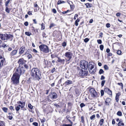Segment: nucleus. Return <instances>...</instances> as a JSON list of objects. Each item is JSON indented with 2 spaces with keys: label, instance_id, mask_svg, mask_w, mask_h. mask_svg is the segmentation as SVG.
I'll return each instance as SVG.
<instances>
[{
  "label": "nucleus",
  "instance_id": "obj_31",
  "mask_svg": "<svg viewBox=\"0 0 126 126\" xmlns=\"http://www.w3.org/2000/svg\"><path fill=\"white\" fill-rule=\"evenodd\" d=\"M25 34L28 36H30L31 35V33L29 32H25Z\"/></svg>",
  "mask_w": 126,
  "mask_h": 126
},
{
  "label": "nucleus",
  "instance_id": "obj_55",
  "mask_svg": "<svg viewBox=\"0 0 126 126\" xmlns=\"http://www.w3.org/2000/svg\"><path fill=\"white\" fill-rule=\"evenodd\" d=\"M62 126H72V125L63 124Z\"/></svg>",
  "mask_w": 126,
  "mask_h": 126
},
{
  "label": "nucleus",
  "instance_id": "obj_23",
  "mask_svg": "<svg viewBox=\"0 0 126 126\" xmlns=\"http://www.w3.org/2000/svg\"><path fill=\"white\" fill-rule=\"evenodd\" d=\"M79 19H77L75 21V24L76 26H77L78 25V22L79 21Z\"/></svg>",
  "mask_w": 126,
  "mask_h": 126
},
{
  "label": "nucleus",
  "instance_id": "obj_34",
  "mask_svg": "<svg viewBox=\"0 0 126 126\" xmlns=\"http://www.w3.org/2000/svg\"><path fill=\"white\" fill-rule=\"evenodd\" d=\"M104 68L106 70H108L109 69V67L106 65H105L104 66Z\"/></svg>",
  "mask_w": 126,
  "mask_h": 126
},
{
  "label": "nucleus",
  "instance_id": "obj_47",
  "mask_svg": "<svg viewBox=\"0 0 126 126\" xmlns=\"http://www.w3.org/2000/svg\"><path fill=\"white\" fill-rule=\"evenodd\" d=\"M101 96H102L104 94V91L103 90H102L101 91Z\"/></svg>",
  "mask_w": 126,
  "mask_h": 126
},
{
  "label": "nucleus",
  "instance_id": "obj_49",
  "mask_svg": "<svg viewBox=\"0 0 126 126\" xmlns=\"http://www.w3.org/2000/svg\"><path fill=\"white\" fill-rule=\"evenodd\" d=\"M9 109L10 110H13V111H14L15 110L14 109V108L12 106H10L9 107Z\"/></svg>",
  "mask_w": 126,
  "mask_h": 126
},
{
  "label": "nucleus",
  "instance_id": "obj_30",
  "mask_svg": "<svg viewBox=\"0 0 126 126\" xmlns=\"http://www.w3.org/2000/svg\"><path fill=\"white\" fill-rule=\"evenodd\" d=\"M17 103L18 104H21V105H22L23 104H25V102H24L23 101L22 102L21 101H19L17 102Z\"/></svg>",
  "mask_w": 126,
  "mask_h": 126
},
{
  "label": "nucleus",
  "instance_id": "obj_33",
  "mask_svg": "<svg viewBox=\"0 0 126 126\" xmlns=\"http://www.w3.org/2000/svg\"><path fill=\"white\" fill-rule=\"evenodd\" d=\"M104 46L102 45H100L99 46L101 50L102 51L104 48Z\"/></svg>",
  "mask_w": 126,
  "mask_h": 126
},
{
  "label": "nucleus",
  "instance_id": "obj_35",
  "mask_svg": "<svg viewBox=\"0 0 126 126\" xmlns=\"http://www.w3.org/2000/svg\"><path fill=\"white\" fill-rule=\"evenodd\" d=\"M20 108L18 106L16 107H15V109L16 110L17 112L20 109Z\"/></svg>",
  "mask_w": 126,
  "mask_h": 126
},
{
  "label": "nucleus",
  "instance_id": "obj_62",
  "mask_svg": "<svg viewBox=\"0 0 126 126\" xmlns=\"http://www.w3.org/2000/svg\"><path fill=\"white\" fill-rule=\"evenodd\" d=\"M41 122L42 123H43L44 122H45V119L44 118V119H42L41 120Z\"/></svg>",
  "mask_w": 126,
  "mask_h": 126
},
{
  "label": "nucleus",
  "instance_id": "obj_59",
  "mask_svg": "<svg viewBox=\"0 0 126 126\" xmlns=\"http://www.w3.org/2000/svg\"><path fill=\"white\" fill-rule=\"evenodd\" d=\"M32 51L34 53H37L38 52L35 49H33Z\"/></svg>",
  "mask_w": 126,
  "mask_h": 126
},
{
  "label": "nucleus",
  "instance_id": "obj_26",
  "mask_svg": "<svg viewBox=\"0 0 126 126\" xmlns=\"http://www.w3.org/2000/svg\"><path fill=\"white\" fill-rule=\"evenodd\" d=\"M117 114L119 116H121L122 115L121 112L120 111H119L117 112Z\"/></svg>",
  "mask_w": 126,
  "mask_h": 126
},
{
  "label": "nucleus",
  "instance_id": "obj_48",
  "mask_svg": "<svg viewBox=\"0 0 126 126\" xmlns=\"http://www.w3.org/2000/svg\"><path fill=\"white\" fill-rule=\"evenodd\" d=\"M27 57L29 59H30L32 57V56L31 54H29L27 56Z\"/></svg>",
  "mask_w": 126,
  "mask_h": 126
},
{
  "label": "nucleus",
  "instance_id": "obj_19",
  "mask_svg": "<svg viewBox=\"0 0 126 126\" xmlns=\"http://www.w3.org/2000/svg\"><path fill=\"white\" fill-rule=\"evenodd\" d=\"M37 2L36 1L35 3H34V7H36V8L35 9H34L35 12H37V10H39V7L38 6L37 4L36 3Z\"/></svg>",
  "mask_w": 126,
  "mask_h": 126
},
{
  "label": "nucleus",
  "instance_id": "obj_16",
  "mask_svg": "<svg viewBox=\"0 0 126 126\" xmlns=\"http://www.w3.org/2000/svg\"><path fill=\"white\" fill-rule=\"evenodd\" d=\"M90 73L92 74H94L96 71V68H94L93 69H91L88 70Z\"/></svg>",
  "mask_w": 126,
  "mask_h": 126
},
{
  "label": "nucleus",
  "instance_id": "obj_46",
  "mask_svg": "<svg viewBox=\"0 0 126 126\" xmlns=\"http://www.w3.org/2000/svg\"><path fill=\"white\" fill-rule=\"evenodd\" d=\"M33 125L35 126H38V123L36 122H34L33 123Z\"/></svg>",
  "mask_w": 126,
  "mask_h": 126
},
{
  "label": "nucleus",
  "instance_id": "obj_9",
  "mask_svg": "<svg viewBox=\"0 0 126 126\" xmlns=\"http://www.w3.org/2000/svg\"><path fill=\"white\" fill-rule=\"evenodd\" d=\"M88 74V72L87 69H85L84 71L82 69H81L79 72V75L81 76H87Z\"/></svg>",
  "mask_w": 126,
  "mask_h": 126
},
{
  "label": "nucleus",
  "instance_id": "obj_8",
  "mask_svg": "<svg viewBox=\"0 0 126 126\" xmlns=\"http://www.w3.org/2000/svg\"><path fill=\"white\" fill-rule=\"evenodd\" d=\"M89 91L92 97L94 98L98 96L97 92L94 89L91 88H89Z\"/></svg>",
  "mask_w": 126,
  "mask_h": 126
},
{
  "label": "nucleus",
  "instance_id": "obj_53",
  "mask_svg": "<svg viewBox=\"0 0 126 126\" xmlns=\"http://www.w3.org/2000/svg\"><path fill=\"white\" fill-rule=\"evenodd\" d=\"M7 45L5 44H3L2 45V47L3 48H5L7 47Z\"/></svg>",
  "mask_w": 126,
  "mask_h": 126
},
{
  "label": "nucleus",
  "instance_id": "obj_12",
  "mask_svg": "<svg viewBox=\"0 0 126 126\" xmlns=\"http://www.w3.org/2000/svg\"><path fill=\"white\" fill-rule=\"evenodd\" d=\"M25 47L24 46H23L19 49V53L20 55L22 54L26 50Z\"/></svg>",
  "mask_w": 126,
  "mask_h": 126
},
{
  "label": "nucleus",
  "instance_id": "obj_17",
  "mask_svg": "<svg viewBox=\"0 0 126 126\" xmlns=\"http://www.w3.org/2000/svg\"><path fill=\"white\" fill-rule=\"evenodd\" d=\"M111 101V99L109 98H107L105 100V104L107 105H109V104Z\"/></svg>",
  "mask_w": 126,
  "mask_h": 126
},
{
  "label": "nucleus",
  "instance_id": "obj_45",
  "mask_svg": "<svg viewBox=\"0 0 126 126\" xmlns=\"http://www.w3.org/2000/svg\"><path fill=\"white\" fill-rule=\"evenodd\" d=\"M62 45L63 47H65L66 46V43L65 42H64L63 43Z\"/></svg>",
  "mask_w": 126,
  "mask_h": 126
},
{
  "label": "nucleus",
  "instance_id": "obj_13",
  "mask_svg": "<svg viewBox=\"0 0 126 126\" xmlns=\"http://www.w3.org/2000/svg\"><path fill=\"white\" fill-rule=\"evenodd\" d=\"M94 63L92 62H89L88 64V70L91 69H93L94 68Z\"/></svg>",
  "mask_w": 126,
  "mask_h": 126
},
{
  "label": "nucleus",
  "instance_id": "obj_54",
  "mask_svg": "<svg viewBox=\"0 0 126 126\" xmlns=\"http://www.w3.org/2000/svg\"><path fill=\"white\" fill-rule=\"evenodd\" d=\"M28 24H29L28 22L27 21L25 22L24 23V25L26 26H28Z\"/></svg>",
  "mask_w": 126,
  "mask_h": 126
},
{
  "label": "nucleus",
  "instance_id": "obj_5",
  "mask_svg": "<svg viewBox=\"0 0 126 126\" xmlns=\"http://www.w3.org/2000/svg\"><path fill=\"white\" fill-rule=\"evenodd\" d=\"M73 56L72 53L70 52H67L64 54V56L65 57V60L66 62L69 61L72 58Z\"/></svg>",
  "mask_w": 126,
  "mask_h": 126
},
{
  "label": "nucleus",
  "instance_id": "obj_37",
  "mask_svg": "<svg viewBox=\"0 0 126 126\" xmlns=\"http://www.w3.org/2000/svg\"><path fill=\"white\" fill-rule=\"evenodd\" d=\"M41 30H44L45 29V26H44V24L43 23H42L41 24Z\"/></svg>",
  "mask_w": 126,
  "mask_h": 126
},
{
  "label": "nucleus",
  "instance_id": "obj_43",
  "mask_svg": "<svg viewBox=\"0 0 126 126\" xmlns=\"http://www.w3.org/2000/svg\"><path fill=\"white\" fill-rule=\"evenodd\" d=\"M118 84L120 86H121L122 88H123V83H121V82L118 83Z\"/></svg>",
  "mask_w": 126,
  "mask_h": 126
},
{
  "label": "nucleus",
  "instance_id": "obj_60",
  "mask_svg": "<svg viewBox=\"0 0 126 126\" xmlns=\"http://www.w3.org/2000/svg\"><path fill=\"white\" fill-rule=\"evenodd\" d=\"M105 79V77L103 76H101V78H100V79L101 80H103L104 79Z\"/></svg>",
  "mask_w": 126,
  "mask_h": 126
},
{
  "label": "nucleus",
  "instance_id": "obj_10",
  "mask_svg": "<svg viewBox=\"0 0 126 126\" xmlns=\"http://www.w3.org/2000/svg\"><path fill=\"white\" fill-rule=\"evenodd\" d=\"M5 61V58L0 55V69L2 67Z\"/></svg>",
  "mask_w": 126,
  "mask_h": 126
},
{
  "label": "nucleus",
  "instance_id": "obj_51",
  "mask_svg": "<svg viewBox=\"0 0 126 126\" xmlns=\"http://www.w3.org/2000/svg\"><path fill=\"white\" fill-rule=\"evenodd\" d=\"M55 25V24L53 23L51 24H50V25L49 26V28L50 29H51L52 27L54 26Z\"/></svg>",
  "mask_w": 126,
  "mask_h": 126
},
{
  "label": "nucleus",
  "instance_id": "obj_22",
  "mask_svg": "<svg viewBox=\"0 0 126 126\" xmlns=\"http://www.w3.org/2000/svg\"><path fill=\"white\" fill-rule=\"evenodd\" d=\"M85 4L86 6V7L87 8H90L92 7V4L91 3H85Z\"/></svg>",
  "mask_w": 126,
  "mask_h": 126
},
{
  "label": "nucleus",
  "instance_id": "obj_1",
  "mask_svg": "<svg viewBox=\"0 0 126 126\" xmlns=\"http://www.w3.org/2000/svg\"><path fill=\"white\" fill-rule=\"evenodd\" d=\"M31 75L35 80L39 81L42 78L40 71L37 68H33L31 70Z\"/></svg>",
  "mask_w": 126,
  "mask_h": 126
},
{
  "label": "nucleus",
  "instance_id": "obj_18",
  "mask_svg": "<svg viewBox=\"0 0 126 126\" xmlns=\"http://www.w3.org/2000/svg\"><path fill=\"white\" fill-rule=\"evenodd\" d=\"M73 83V81L70 80H68L66 81L63 84H65L66 85H69Z\"/></svg>",
  "mask_w": 126,
  "mask_h": 126
},
{
  "label": "nucleus",
  "instance_id": "obj_24",
  "mask_svg": "<svg viewBox=\"0 0 126 126\" xmlns=\"http://www.w3.org/2000/svg\"><path fill=\"white\" fill-rule=\"evenodd\" d=\"M2 110L5 112L7 113L8 109L6 107H3L2 108Z\"/></svg>",
  "mask_w": 126,
  "mask_h": 126
},
{
  "label": "nucleus",
  "instance_id": "obj_27",
  "mask_svg": "<svg viewBox=\"0 0 126 126\" xmlns=\"http://www.w3.org/2000/svg\"><path fill=\"white\" fill-rule=\"evenodd\" d=\"M0 126H5L4 123L3 121H0Z\"/></svg>",
  "mask_w": 126,
  "mask_h": 126
},
{
  "label": "nucleus",
  "instance_id": "obj_20",
  "mask_svg": "<svg viewBox=\"0 0 126 126\" xmlns=\"http://www.w3.org/2000/svg\"><path fill=\"white\" fill-rule=\"evenodd\" d=\"M57 61L61 64H64V63L65 60L64 59H61L59 58L58 57Z\"/></svg>",
  "mask_w": 126,
  "mask_h": 126
},
{
  "label": "nucleus",
  "instance_id": "obj_52",
  "mask_svg": "<svg viewBox=\"0 0 126 126\" xmlns=\"http://www.w3.org/2000/svg\"><path fill=\"white\" fill-rule=\"evenodd\" d=\"M106 27L107 28H110V25L109 23H107L106 24Z\"/></svg>",
  "mask_w": 126,
  "mask_h": 126
},
{
  "label": "nucleus",
  "instance_id": "obj_44",
  "mask_svg": "<svg viewBox=\"0 0 126 126\" xmlns=\"http://www.w3.org/2000/svg\"><path fill=\"white\" fill-rule=\"evenodd\" d=\"M89 40V38H86L84 39V41L85 43H87Z\"/></svg>",
  "mask_w": 126,
  "mask_h": 126
},
{
  "label": "nucleus",
  "instance_id": "obj_63",
  "mask_svg": "<svg viewBox=\"0 0 126 126\" xmlns=\"http://www.w3.org/2000/svg\"><path fill=\"white\" fill-rule=\"evenodd\" d=\"M120 13H116V15L117 16H119L120 15Z\"/></svg>",
  "mask_w": 126,
  "mask_h": 126
},
{
  "label": "nucleus",
  "instance_id": "obj_57",
  "mask_svg": "<svg viewBox=\"0 0 126 126\" xmlns=\"http://www.w3.org/2000/svg\"><path fill=\"white\" fill-rule=\"evenodd\" d=\"M8 117L9 119L10 120H12L13 118V116H12V115H11V116L9 115L8 116Z\"/></svg>",
  "mask_w": 126,
  "mask_h": 126
},
{
  "label": "nucleus",
  "instance_id": "obj_56",
  "mask_svg": "<svg viewBox=\"0 0 126 126\" xmlns=\"http://www.w3.org/2000/svg\"><path fill=\"white\" fill-rule=\"evenodd\" d=\"M115 100L117 102H118L119 100L118 96H116Z\"/></svg>",
  "mask_w": 126,
  "mask_h": 126
},
{
  "label": "nucleus",
  "instance_id": "obj_14",
  "mask_svg": "<svg viewBox=\"0 0 126 126\" xmlns=\"http://www.w3.org/2000/svg\"><path fill=\"white\" fill-rule=\"evenodd\" d=\"M104 91L107 93L108 94L110 95H112V91L108 88H106L104 89Z\"/></svg>",
  "mask_w": 126,
  "mask_h": 126
},
{
  "label": "nucleus",
  "instance_id": "obj_61",
  "mask_svg": "<svg viewBox=\"0 0 126 126\" xmlns=\"http://www.w3.org/2000/svg\"><path fill=\"white\" fill-rule=\"evenodd\" d=\"M52 12L54 13H56V10L54 9H52Z\"/></svg>",
  "mask_w": 126,
  "mask_h": 126
},
{
  "label": "nucleus",
  "instance_id": "obj_38",
  "mask_svg": "<svg viewBox=\"0 0 126 126\" xmlns=\"http://www.w3.org/2000/svg\"><path fill=\"white\" fill-rule=\"evenodd\" d=\"M28 107L31 109H32L33 108V106L31 105V104L30 103L28 104Z\"/></svg>",
  "mask_w": 126,
  "mask_h": 126
},
{
  "label": "nucleus",
  "instance_id": "obj_64",
  "mask_svg": "<svg viewBox=\"0 0 126 126\" xmlns=\"http://www.w3.org/2000/svg\"><path fill=\"white\" fill-rule=\"evenodd\" d=\"M67 2L70 4V5L72 4V2L69 0H68Z\"/></svg>",
  "mask_w": 126,
  "mask_h": 126
},
{
  "label": "nucleus",
  "instance_id": "obj_25",
  "mask_svg": "<svg viewBox=\"0 0 126 126\" xmlns=\"http://www.w3.org/2000/svg\"><path fill=\"white\" fill-rule=\"evenodd\" d=\"M65 2L64 1L61 0H59L57 2L58 4H60L61 3H64Z\"/></svg>",
  "mask_w": 126,
  "mask_h": 126
},
{
  "label": "nucleus",
  "instance_id": "obj_6",
  "mask_svg": "<svg viewBox=\"0 0 126 126\" xmlns=\"http://www.w3.org/2000/svg\"><path fill=\"white\" fill-rule=\"evenodd\" d=\"M88 62L85 60H81L80 63V67L84 69H87L88 67Z\"/></svg>",
  "mask_w": 126,
  "mask_h": 126
},
{
  "label": "nucleus",
  "instance_id": "obj_3",
  "mask_svg": "<svg viewBox=\"0 0 126 126\" xmlns=\"http://www.w3.org/2000/svg\"><path fill=\"white\" fill-rule=\"evenodd\" d=\"M40 50L44 53H47L49 52L50 49L48 47L45 45L42 44L39 46Z\"/></svg>",
  "mask_w": 126,
  "mask_h": 126
},
{
  "label": "nucleus",
  "instance_id": "obj_4",
  "mask_svg": "<svg viewBox=\"0 0 126 126\" xmlns=\"http://www.w3.org/2000/svg\"><path fill=\"white\" fill-rule=\"evenodd\" d=\"M25 72L23 67H19L18 69H17L13 75L16 76L20 77V76L22 74H23Z\"/></svg>",
  "mask_w": 126,
  "mask_h": 126
},
{
  "label": "nucleus",
  "instance_id": "obj_29",
  "mask_svg": "<svg viewBox=\"0 0 126 126\" xmlns=\"http://www.w3.org/2000/svg\"><path fill=\"white\" fill-rule=\"evenodd\" d=\"M25 104H23L22 105L19 104L17 106L19 107H20L21 108H22L25 106Z\"/></svg>",
  "mask_w": 126,
  "mask_h": 126
},
{
  "label": "nucleus",
  "instance_id": "obj_28",
  "mask_svg": "<svg viewBox=\"0 0 126 126\" xmlns=\"http://www.w3.org/2000/svg\"><path fill=\"white\" fill-rule=\"evenodd\" d=\"M122 51L121 50H118L117 51V54L119 55H122L121 54Z\"/></svg>",
  "mask_w": 126,
  "mask_h": 126
},
{
  "label": "nucleus",
  "instance_id": "obj_15",
  "mask_svg": "<svg viewBox=\"0 0 126 126\" xmlns=\"http://www.w3.org/2000/svg\"><path fill=\"white\" fill-rule=\"evenodd\" d=\"M24 59L22 58L20 59L19 60L18 62V63L19 64V67H21V66L24 64Z\"/></svg>",
  "mask_w": 126,
  "mask_h": 126
},
{
  "label": "nucleus",
  "instance_id": "obj_36",
  "mask_svg": "<svg viewBox=\"0 0 126 126\" xmlns=\"http://www.w3.org/2000/svg\"><path fill=\"white\" fill-rule=\"evenodd\" d=\"M5 11L8 13H9L10 12V10L9 9L8 7H6L5 10Z\"/></svg>",
  "mask_w": 126,
  "mask_h": 126
},
{
  "label": "nucleus",
  "instance_id": "obj_7",
  "mask_svg": "<svg viewBox=\"0 0 126 126\" xmlns=\"http://www.w3.org/2000/svg\"><path fill=\"white\" fill-rule=\"evenodd\" d=\"M19 78L18 77L13 75L11 78L12 82L13 84L15 85L18 84L19 82Z\"/></svg>",
  "mask_w": 126,
  "mask_h": 126
},
{
  "label": "nucleus",
  "instance_id": "obj_40",
  "mask_svg": "<svg viewBox=\"0 0 126 126\" xmlns=\"http://www.w3.org/2000/svg\"><path fill=\"white\" fill-rule=\"evenodd\" d=\"M85 105L83 103H82L80 104V106L81 108H82L85 106Z\"/></svg>",
  "mask_w": 126,
  "mask_h": 126
},
{
  "label": "nucleus",
  "instance_id": "obj_11",
  "mask_svg": "<svg viewBox=\"0 0 126 126\" xmlns=\"http://www.w3.org/2000/svg\"><path fill=\"white\" fill-rule=\"evenodd\" d=\"M50 96L52 99H56L58 97V95L57 94L54 92H51L50 93Z\"/></svg>",
  "mask_w": 126,
  "mask_h": 126
},
{
  "label": "nucleus",
  "instance_id": "obj_50",
  "mask_svg": "<svg viewBox=\"0 0 126 126\" xmlns=\"http://www.w3.org/2000/svg\"><path fill=\"white\" fill-rule=\"evenodd\" d=\"M31 29L32 31L35 32H36V30L34 29V28L33 27H31Z\"/></svg>",
  "mask_w": 126,
  "mask_h": 126
},
{
  "label": "nucleus",
  "instance_id": "obj_32",
  "mask_svg": "<svg viewBox=\"0 0 126 126\" xmlns=\"http://www.w3.org/2000/svg\"><path fill=\"white\" fill-rule=\"evenodd\" d=\"M104 72V71L102 69H100L99 70V73L100 74H102Z\"/></svg>",
  "mask_w": 126,
  "mask_h": 126
},
{
  "label": "nucleus",
  "instance_id": "obj_42",
  "mask_svg": "<svg viewBox=\"0 0 126 126\" xmlns=\"http://www.w3.org/2000/svg\"><path fill=\"white\" fill-rule=\"evenodd\" d=\"M95 117V115L94 114L92 116H91L90 117V119L92 120L93 119H94Z\"/></svg>",
  "mask_w": 126,
  "mask_h": 126
},
{
  "label": "nucleus",
  "instance_id": "obj_58",
  "mask_svg": "<svg viewBox=\"0 0 126 126\" xmlns=\"http://www.w3.org/2000/svg\"><path fill=\"white\" fill-rule=\"evenodd\" d=\"M103 35V33L102 32H101L99 33V36L100 37H102Z\"/></svg>",
  "mask_w": 126,
  "mask_h": 126
},
{
  "label": "nucleus",
  "instance_id": "obj_21",
  "mask_svg": "<svg viewBox=\"0 0 126 126\" xmlns=\"http://www.w3.org/2000/svg\"><path fill=\"white\" fill-rule=\"evenodd\" d=\"M17 50H13L11 53V55L12 56H14L16 55L17 53Z\"/></svg>",
  "mask_w": 126,
  "mask_h": 126
},
{
  "label": "nucleus",
  "instance_id": "obj_41",
  "mask_svg": "<svg viewBox=\"0 0 126 126\" xmlns=\"http://www.w3.org/2000/svg\"><path fill=\"white\" fill-rule=\"evenodd\" d=\"M105 80H103L101 81V85L102 86H104V84L105 83Z\"/></svg>",
  "mask_w": 126,
  "mask_h": 126
},
{
  "label": "nucleus",
  "instance_id": "obj_2",
  "mask_svg": "<svg viewBox=\"0 0 126 126\" xmlns=\"http://www.w3.org/2000/svg\"><path fill=\"white\" fill-rule=\"evenodd\" d=\"M14 37L13 35L10 34L6 33L4 34H0V38L2 40H9L12 41Z\"/></svg>",
  "mask_w": 126,
  "mask_h": 126
},
{
  "label": "nucleus",
  "instance_id": "obj_39",
  "mask_svg": "<svg viewBox=\"0 0 126 126\" xmlns=\"http://www.w3.org/2000/svg\"><path fill=\"white\" fill-rule=\"evenodd\" d=\"M97 41L98 44H101L102 43V40L100 39L97 40Z\"/></svg>",
  "mask_w": 126,
  "mask_h": 126
}]
</instances>
